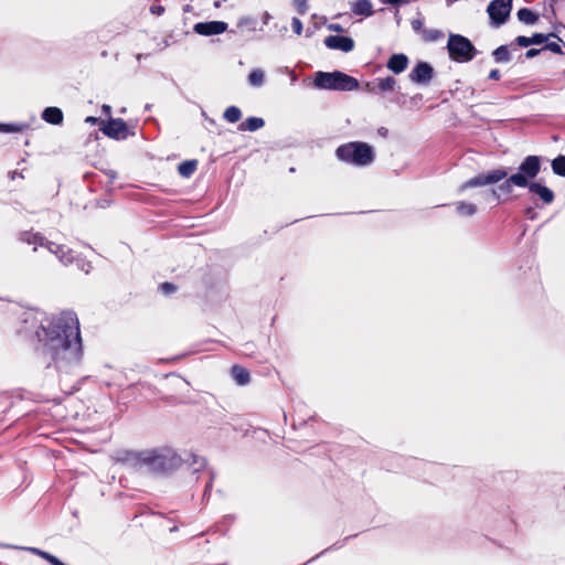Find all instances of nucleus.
I'll list each match as a JSON object with an SVG mask.
<instances>
[{
  "instance_id": "obj_2",
  "label": "nucleus",
  "mask_w": 565,
  "mask_h": 565,
  "mask_svg": "<svg viewBox=\"0 0 565 565\" xmlns=\"http://www.w3.org/2000/svg\"><path fill=\"white\" fill-rule=\"evenodd\" d=\"M335 156L340 161L356 167H366L374 160L373 148L360 141L341 145L335 150Z\"/></svg>"
},
{
  "instance_id": "obj_4",
  "label": "nucleus",
  "mask_w": 565,
  "mask_h": 565,
  "mask_svg": "<svg viewBox=\"0 0 565 565\" xmlns=\"http://www.w3.org/2000/svg\"><path fill=\"white\" fill-rule=\"evenodd\" d=\"M315 86L321 89L350 92L359 87V82L354 77L339 71L331 73L318 72L315 78Z\"/></svg>"
},
{
  "instance_id": "obj_39",
  "label": "nucleus",
  "mask_w": 565,
  "mask_h": 565,
  "mask_svg": "<svg viewBox=\"0 0 565 565\" xmlns=\"http://www.w3.org/2000/svg\"><path fill=\"white\" fill-rule=\"evenodd\" d=\"M25 550L34 555H38V556H39V553L41 552V550L36 548V547H26Z\"/></svg>"
},
{
  "instance_id": "obj_8",
  "label": "nucleus",
  "mask_w": 565,
  "mask_h": 565,
  "mask_svg": "<svg viewBox=\"0 0 565 565\" xmlns=\"http://www.w3.org/2000/svg\"><path fill=\"white\" fill-rule=\"evenodd\" d=\"M512 9V0H492L488 6V14L492 24L499 26L505 22Z\"/></svg>"
},
{
  "instance_id": "obj_44",
  "label": "nucleus",
  "mask_w": 565,
  "mask_h": 565,
  "mask_svg": "<svg viewBox=\"0 0 565 565\" xmlns=\"http://www.w3.org/2000/svg\"><path fill=\"white\" fill-rule=\"evenodd\" d=\"M492 194H493L494 196H498V195H497V191H495V190H492Z\"/></svg>"
},
{
  "instance_id": "obj_14",
  "label": "nucleus",
  "mask_w": 565,
  "mask_h": 565,
  "mask_svg": "<svg viewBox=\"0 0 565 565\" xmlns=\"http://www.w3.org/2000/svg\"><path fill=\"white\" fill-rule=\"evenodd\" d=\"M407 65L408 58L405 54H393L387 62V68L395 74L404 72Z\"/></svg>"
},
{
  "instance_id": "obj_43",
  "label": "nucleus",
  "mask_w": 565,
  "mask_h": 565,
  "mask_svg": "<svg viewBox=\"0 0 565 565\" xmlns=\"http://www.w3.org/2000/svg\"><path fill=\"white\" fill-rule=\"evenodd\" d=\"M162 11H163V9H162V8H158V9H156V12H158V13H161Z\"/></svg>"
},
{
  "instance_id": "obj_12",
  "label": "nucleus",
  "mask_w": 565,
  "mask_h": 565,
  "mask_svg": "<svg viewBox=\"0 0 565 565\" xmlns=\"http://www.w3.org/2000/svg\"><path fill=\"white\" fill-rule=\"evenodd\" d=\"M535 178H526V183L524 188L529 189L530 192L536 194L544 203L551 204L554 201V193L551 189L543 185L540 182L533 181Z\"/></svg>"
},
{
  "instance_id": "obj_19",
  "label": "nucleus",
  "mask_w": 565,
  "mask_h": 565,
  "mask_svg": "<svg viewBox=\"0 0 565 565\" xmlns=\"http://www.w3.org/2000/svg\"><path fill=\"white\" fill-rule=\"evenodd\" d=\"M247 79L250 86L260 87L265 83V72L260 68H255L249 73Z\"/></svg>"
},
{
  "instance_id": "obj_6",
  "label": "nucleus",
  "mask_w": 565,
  "mask_h": 565,
  "mask_svg": "<svg viewBox=\"0 0 565 565\" xmlns=\"http://www.w3.org/2000/svg\"><path fill=\"white\" fill-rule=\"evenodd\" d=\"M22 239L29 244L33 245V249L36 250L38 246H45L47 250L52 254H54L60 262L63 264L72 263L73 257V250L67 248L64 245L56 244L54 242L46 241L41 234L39 233H31L26 232L23 234Z\"/></svg>"
},
{
  "instance_id": "obj_15",
  "label": "nucleus",
  "mask_w": 565,
  "mask_h": 565,
  "mask_svg": "<svg viewBox=\"0 0 565 565\" xmlns=\"http://www.w3.org/2000/svg\"><path fill=\"white\" fill-rule=\"evenodd\" d=\"M42 119L52 125H61L63 113L57 107H46L42 113Z\"/></svg>"
},
{
  "instance_id": "obj_13",
  "label": "nucleus",
  "mask_w": 565,
  "mask_h": 565,
  "mask_svg": "<svg viewBox=\"0 0 565 565\" xmlns=\"http://www.w3.org/2000/svg\"><path fill=\"white\" fill-rule=\"evenodd\" d=\"M431 77L433 67L425 62L418 63L409 74L411 81L417 84H426Z\"/></svg>"
},
{
  "instance_id": "obj_11",
  "label": "nucleus",
  "mask_w": 565,
  "mask_h": 565,
  "mask_svg": "<svg viewBox=\"0 0 565 565\" xmlns=\"http://www.w3.org/2000/svg\"><path fill=\"white\" fill-rule=\"evenodd\" d=\"M324 45L330 50L351 52L354 49V41L348 36L329 35L324 39Z\"/></svg>"
},
{
  "instance_id": "obj_38",
  "label": "nucleus",
  "mask_w": 565,
  "mask_h": 565,
  "mask_svg": "<svg viewBox=\"0 0 565 565\" xmlns=\"http://www.w3.org/2000/svg\"><path fill=\"white\" fill-rule=\"evenodd\" d=\"M97 120H98V119H97L96 117H93V116H88V117H86V119H85V121H86L87 124H92V125L96 124V122H97Z\"/></svg>"
},
{
  "instance_id": "obj_35",
  "label": "nucleus",
  "mask_w": 565,
  "mask_h": 565,
  "mask_svg": "<svg viewBox=\"0 0 565 565\" xmlns=\"http://www.w3.org/2000/svg\"><path fill=\"white\" fill-rule=\"evenodd\" d=\"M328 29L330 31H333V32H343V28L342 25L338 24V23H331L328 25Z\"/></svg>"
},
{
  "instance_id": "obj_7",
  "label": "nucleus",
  "mask_w": 565,
  "mask_h": 565,
  "mask_svg": "<svg viewBox=\"0 0 565 565\" xmlns=\"http://www.w3.org/2000/svg\"><path fill=\"white\" fill-rule=\"evenodd\" d=\"M508 177L505 169H494L486 173L478 174L468 181L460 184L458 192L462 193L470 188L484 186L489 184L498 183Z\"/></svg>"
},
{
  "instance_id": "obj_22",
  "label": "nucleus",
  "mask_w": 565,
  "mask_h": 565,
  "mask_svg": "<svg viewBox=\"0 0 565 565\" xmlns=\"http://www.w3.org/2000/svg\"><path fill=\"white\" fill-rule=\"evenodd\" d=\"M265 125L264 120L258 117H249L242 125V130L255 131Z\"/></svg>"
},
{
  "instance_id": "obj_9",
  "label": "nucleus",
  "mask_w": 565,
  "mask_h": 565,
  "mask_svg": "<svg viewBox=\"0 0 565 565\" xmlns=\"http://www.w3.org/2000/svg\"><path fill=\"white\" fill-rule=\"evenodd\" d=\"M100 130L104 135L116 140H124L132 135L129 131L127 124L122 119H109L102 124Z\"/></svg>"
},
{
  "instance_id": "obj_30",
  "label": "nucleus",
  "mask_w": 565,
  "mask_h": 565,
  "mask_svg": "<svg viewBox=\"0 0 565 565\" xmlns=\"http://www.w3.org/2000/svg\"><path fill=\"white\" fill-rule=\"evenodd\" d=\"M412 28H413L414 31H416V32L422 34L423 30H425L424 29L423 20L422 19H414L412 21Z\"/></svg>"
},
{
  "instance_id": "obj_1",
  "label": "nucleus",
  "mask_w": 565,
  "mask_h": 565,
  "mask_svg": "<svg viewBox=\"0 0 565 565\" xmlns=\"http://www.w3.org/2000/svg\"><path fill=\"white\" fill-rule=\"evenodd\" d=\"M45 345L60 364H74L82 359L79 322L73 311H64L43 326Z\"/></svg>"
},
{
  "instance_id": "obj_26",
  "label": "nucleus",
  "mask_w": 565,
  "mask_h": 565,
  "mask_svg": "<svg viewBox=\"0 0 565 565\" xmlns=\"http://www.w3.org/2000/svg\"><path fill=\"white\" fill-rule=\"evenodd\" d=\"M553 172L557 175L565 177V156H558L552 161Z\"/></svg>"
},
{
  "instance_id": "obj_41",
  "label": "nucleus",
  "mask_w": 565,
  "mask_h": 565,
  "mask_svg": "<svg viewBox=\"0 0 565 565\" xmlns=\"http://www.w3.org/2000/svg\"><path fill=\"white\" fill-rule=\"evenodd\" d=\"M248 22H249V19L243 18V19L239 20L238 25H242V24L248 23Z\"/></svg>"
},
{
  "instance_id": "obj_10",
  "label": "nucleus",
  "mask_w": 565,
  "mask_h": 565,
  "mask_svg": "<svg viewBox=\"0 0 565 565\" xmlns=\"http://www.w3.org/2000/svg\"><path fill=\"white\" fill-rule=\"evenodd\" d=\"M195 33L204 36L222 34L227 30V23L223 21L199 22L194 24Z\"/></svg>"
},
{
  "instance_id": "obj_36",
  "label": "nucleus",
  "mask_w": 565,
  "mask_h": 565,
  "mask_svg": "<svg viewBox=\"0 0 565 565\" xmlns=\"http://www.w3.org/2000/svg\"><path fill=\"white\" fill-rule=\"evenodd\" d=\"M540 52H541L540 50L531 49L525 53V55L527 58H532V57L536 56Z\"/></svg>"
},
{
  "instance_id": "obj_29",
  "label": "nucleus",
  "mask_w": 565,
  "mask_h": 565,
  "mask_svg": "<svg viewBox=\"0 0 565 565\" xmlns=\"http://www.w3.org/2000/svg\"><path fill=\"white\" fill-rule=\"evenodd\" d=\"M291 28L294 30V32L298 35L301 34L302 32V23L301 21L298 19V18H294L292 21H291Z\"/></svg>"
},
{
  "instance_id": "obj_24",
  "label": "nucleus",
  "mask_w": 565,
  "mask_h": 565,
  "mask_svg": "<svg viewBox=\"0 0 565 565\" xmlns=\"http://www.w3.org/2000/svg\"><path fill=\"white\" fill-rule=\"evenodd\" d=\"M422 38L428 42H436L444 38V33L437 29H425L422 32Z\"/></svg>"
},
{
  "instance_id": "obj_18",
  "label": "nucleus",
  "mask_w": 565,
  "mask_h": 565,
  "mask_svg": "<svg viewBox=\"0 0 565 565\" xmlns=\"http://www.w3.org/2000/svg\"><path fill=\"white\" fill-rule=\"evenodd\" d=\"M232 376L239 385H244L249 382V373L244 367L238 365H234L232 367Z\"/></svg>"
},
{
  "instance_id": "obj_25",
  "label": "nucleus",
  "mask_w": 565,
  "mask_h": 565,
  "mask_svg": "<svg viewBox=\"0 0 565 565\" xmlns=\"http://www.w3.org/2000/svg\"><path fill=\"white\" fill-rule=\"evenodd\" d=\"M242 117L239 108L236 106H230L224 111V119L228 122H237Z\"/></svg>"
},
{
  "instance_id": "obj_33",
  "label": "nucleus",
  "mask_w": 565,
  "mask_h": 565,
  "mask_svg": "<svg viewBox=\"0 0 565 565\" xmlns=\"http://www.w3.org/2000/svg\"><path fill=\"white\" fill-rule=\"evenodd\" d=\"M545 49H548V50H551L552 52H555V53H561L562 52L561 45L558 43H555V42L548 43L545 46Z\"/></svg>"
},
{
  "instance_id": "obj_31",
  "label": "nucleus",
  "mask_w": 565,
  "mask_h": 565,
  "mask_svg": "<svg viewBox=\"0 0 565 565\" xmlns=\"http://www.w3.org/2000/svg\"><path fill=\"white\" fill-rule=\"evenodd\" d=\"M516 42L522 47H527V46L532 45L531 38L523 36V35L518 36Z\"/></svg>"
},
{
  "instance_id": "obj_42",
  "label": "nucleus",
  "mask_w": 565,
  "mask_h": 565,
  "mask_svg": "<svg viewBox=\"0 0 565 565\" xmlns=\"http://www.w3.org/2000/svg\"><path fill=\"white\" fill-rule=\"evenodd\" d=\"M305 4H306V0H300L299 6H305Z\"/></svg>"
},
{
  "instance_id": "obj_21",
  "label": "nucleus",
  "mask_w": 565,
  "mask_h": 565,
  "mask_svg": "<svg viewBox=\"0 0 565 565\" xmlns=\"http://www.w3.org/2000/svg\"><path fill=\"white\" fill-rule=\"evenodd\" d=\"M196 167H198L196 160H189V161H184V162L180 163L178 167V171L182 177L189 178L190 175H192L194 173V171L196 170Z\"/></svg>"
},
{
  "instance_id": "obj_17",
  "label": "nucleus",
  "mask_w": 565,
  "mask_h": 565,
  "mask_svg": "<svg viewBox=\"0 0 565 565\" xmlns=\"http://www.w3.org/2000/svg\"><path fill=\"white\" fill-rule=\"evenodd\" d=\"M456 211L461 216H472L477 213V205L466 201H458L456 203Z\"/></svg>"
},
{
  "instance_id": "obj_28",
  "label": "nucleus",
  "mask_w": 565,
  "mask_h": 565,
  "mask_svg": "<svg viewBox=\"0 0 565 565\" xmlns=\"http://www.w3.org/2000/svg\"><path fill=\"white\" fill-rule=\"evenodd\" d=\"M493 56L497 62H505L509 61V51L507 46H499L494 50Z\"/></svg>"
},
{
  "instance_id": "obj_3",
  "label": "nucleus",
  "mask_w": 565,
  "mask_h": 565,
  "mask_svg": "<svg viewBox=\"0 0 565 565\" xmlns=\"http://www.w3.org/2000/svg\"><path fill=\"white\" fill-rule=\"evenodd\" d=\"M541 171V158L537 156H527L519 166L515 173L504 180L499 190L504 193H511L513 186L524 188L527 185L526 178H536Z\"/></svg>"
},
{
  "instance_id": "obj_40",
  "label": "nucleus",
  "mask_w": 565,
  "mask_h": 565,
  "mask_svg": "<svg viewBox=\"0 0 565 565\" xmlns=\"http://www.w3.org/2000/svg\"><path fill=\"white\" fill-rule=\"evenodd\" d=\"M103 111L106 114V115H109L110 114V110H111V107L109 105H103L102 107Z\"/></svg>"
},
{
  "instance_id": "obj_16",
  "label": "nucleus",
  "mask_w": 565,
  "mask_h": 565,
  "mask_svg": "<svg viewBox=\"0 0 565 565\" xmlns=\"http://www.w3.org/2000/svg\"><path fill=\"white\" fill-rule=\"evenodd\" d=\"M352 11L355 14L369 17L373 13L372 3L369 0H355L352 4Z\"/></svg>"
},
{
  "instance_id": "obj_20",
  "label": "nucleus",
  "mask_w": 565,
  "mask_h": 565,
  "mask_svg": "<svg viewBox=\"0 0 565 565\" xmlns=\"http://www.w3.org/2000/svg\"><path fill=\"white\" fill-rule=\"evenodd\" d=\"M518 19L525 24H534L539 20V15L527 8L518 11Z\"/></svg>"
},
{
  "instance_id": "obj_27",
  "label": "nucleus",
  "mask_w": 565,
  "mask_h": 565,
  "mask_svg": "<svg viewBox=\"0 0 565 565\" xmlns=\"http://www.w3.org/2000/svg\"><path fill=\"white\" fill-rule=\"evenodd\" d=\"M395 85H396V81L393 77H391V76H388L386 78H382L377 83V87L382 92L393 90L395 88Z\"/></svg>"
},
{
  "instance_id": "obj_32",
  "label": "nucleus",
  "mask_w": 565,
  "mask_h": 565,
  "mask_svg": "<svg viewBox=\"0 0 565 565\" xmlns=\"http://www.w3.org/2000/svg\"><path fill=\"white\" fill-rule=\"evenodd\" d=\"M545 40L546 36L539 33L531 36L532 44H542L543 42H545Z\"/></svg>"
},
{
  "instance_id": "obj_23",
  "label": "nucleus",
  "mask_w": 565,
  "mask_h": 565,
  "mask_svg": "<svg viewBox=\"0 0 565 565\" xmlns=\"http://www.w3.org/2000/svg\"><path fill=\"white\" fill-rule=\"evenodd\" d=\"M29 126L24 122L0 124V132L13 134L26 130Z\"/></svg>"
},
{
  "instance_id": "obj_37",
  "label": "nucleus",
  "mask_w": 565,
  "mask_h": 565,
  "mask_svg": "<svg viewBox=\"0 0 565 565\" xmlns=\"http://www.w3.org/2000/svg\"><path fill=\"white\" fill-rule=\"evenodd\" d=\"M489 78L491 79H499L500 78V73L498 70H492L489 74Z\"/></svg>"
},
{
  "instance_id": "obj_5",
  "label": "nucleus",
  "mask_w": 565,
  "mask_h": 565,
  "mask_svg": "<svg viewBox=\"0 0 565 565\" xmlns=\"http://www.w3.org/2000/svg\"><path fill=\"white\" fill-rule=\"evenodd\" d=\"M449 57L458 63H467L476 56L473 44L463 35L450 34L447 42Z\"/></svg>"
},
{
  "instance_id": "obj_34",
  "label": "nucleus",
  "mask_w": 565,
  "mask_h": 565,
  "mask_svg": "<svg viewBox=\"0 0 565 565\" xmlns=\"http://www.w3.org/2000/svg\"><path fill=\"white\" fill-rule=\"evenodd\" d=\"M160 289L166 294H170L174 291V286L169 282H164L160 286Z\"/></svg>"
}]
</instances>
